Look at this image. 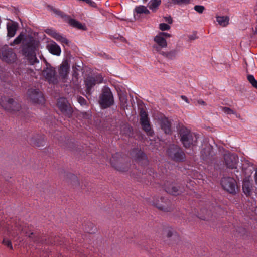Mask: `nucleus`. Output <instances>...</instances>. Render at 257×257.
<instances>
[{"label":"nucleus","mask_w":257,"mask_h":257,"mask_svg":"<svg viewBox=\"0 0 257 257\" xmlns=\"http://www.w3.org/2000/svg\"><path fill=\"white\" fill-rule=\"evenodd\" d=\"M103 78L100 74L88 75L84 80L85 91L87 94L90 95L94 86L102 82Z\"/></svg>","instance_id":"423d86ee"},{"label":"nucleus","mask_w":257,"mask_h":257,"mask_svg":"<svg viewBox=\"0 0 257 257\" xmlns=\"http://www.w3.org/2000/svg\"><path fill=\"white\" fill-rule=\"evenodd\" d=\"M189 38L191 40H193L196 39L197 38V37H196V35H192L189 36Z\"/></svg>","instance_id":"603ef678"},{"label":"nucleus","mask_w":257,"mask_h":257,"mask_svg":"<svg viewBox=\"0 0 257 257\" xmlns=\"http://www.w3.org/2000/svg\"><path fill=\"white\" fill-rule=\"evenodd\" d=\"M153 204L159 209L164 212H168L171 210L170 202L164 197H161L160 199H154Z\"/></svg>","instance_id":"6ab92c4d"},{"label":"nucleus","mask_w":257,"mask_h":257,"mask_svg":"<svg viewBox=\"0 0 257 257\" xmlns=\"http://www.w3.org/2000/svg\"><path fill=\"white\" fill-rule=\"evenodd\" d=\"M46 66L42 72L44 77L49 84H57L59 81L55 68L50 64Z\"/></svg>","instance_id":"1a4fd4ad"},{"label":"nucleus","mask_w":257,"mask_h":257,"mask_svg":"<svg viewBox=\"0 0 257 257\" xmlns=\"http://www.w3.org/2000/svg\"><path fill=\"white\" fill-rule=\"evenodd\" d=\"M54 243L55 244L57 243L56 242V240H54Z\"/></svg>","instance_id":"bf43d9fd"},{"label":"nucleus","mask_w":257,"mask_h":257,"mask_svg":"<svg viewBox=\"0 0 257 257\" xmlns=\"http://www.w3.org/2000/svg\"><path fill=\"white\" fill-rule=\"evenodd\" d=\"M166 153L168 157L176 162H183L186 155L182 149L176 144H171L168 148Z\"/></svg>","instance_id":"7ed1b4c3"},{"label":"nucleus","mask_w":257,"mask_h":257,"mask_svg":"<svg viewBox=\"0 0 257 257\" xmlns=\"http://www.w3.org/2000/svg\"><path fill=\"white\" fill-rule=\"evenodd\" d=\"M159 29L161 31H166L170 29V26L166 23H161L159 25Z\"/></svg>","instance_id":"e433bc0d"},{"label":"nucleus","mask_w":257,"mask_h":257,"mask_svg":"<svg viewBox=\"0 0 257 257\" xmlns=\"http://www.w3.org/2000/svg\"><path fill=\"white\" fill-rule=\"evenodd\" d=\"M46 32L50 35L52 37L53 36V32H57L56 31H55L53 29H48L46 30Z\"/></svg>","instance_id":"49530a36"},{"label":"nucleus","mask_w":257,"mask_h":257,"mask_svg":"<svg viewBox=\"0 0 257 257\" xmlns=\"http://www.w3.org/2000/svg\"><path fill=\"white\" fill-rule=\"evenodd\" d=\"M164 188L166 192L174 196L179 195L184 191V187L183 186L175 183L170 184L168 181L165 184Z\"/></svg>","instance_id":"dca6fc26"},{"label":"nucleus","mask_w":257,"mask_h":257,"mask_svg":"<svg viewBox=\"0 0 257 257\" xmlns=\"http://www.w3.org/2000/svg\"><path fill=\"white\" fill-rule=\"evenodd\" d=\"M222 110L226 114H235V112L227 107H222Z\"/></svg>","instance_id":"c9c22d12"},{"label":"nucleus","mask_w":257,"mask_h":257,"mask_svg":"<svg viewBox=\"0 0 257 257\" xmlns=\"http://www.w3.org/2000/svg\"><path fill=\"white\" fill-rule=\"evenodd\" d=\"M161 127L166 134L171 133V123L167 118L163 119L161 122Z\"/></svg>","instance_id":"393cba45"},{"label":"nucleus","mask_w":257,"mask_h":257,"mask_svg":"<svg viewBox=\"0 0 257 257\" xmlns=\"http://www.w3.org/2000/svg\"><path fill=\"white\" fill-rule=\"evenodd\" d=\"M77 101L78 103L82 106H84L87 105V101L82 96H78L77 97Z\"/></svg>","instance_id":"4c0bfd02"},{"label":"nucleus","mask_w":257,"mask_h":257,"mask_svg":"<svg viewBox=\"0 0 257 257\" xmlns=\"http://www.w3.org/2000/svg\"><path fill=\"white\" fill-rule=\"evenodd\" d=\"M177 53L178 51L176 50H172L169 52H165L162 51L160 53V54L170 60L174 59L176 58Z\"/></svg>","instance_id":"cd10ccee"},{"label":"nucleus","mask_w":257,"mask_h":257,"mask_svg":"<svg viewBox=\"0 0 257 257\" xmlns=\"http://www.w3.org/2000/svg\"><path fill=\"white\" fill-rule=\"evenodd\" d=\"M28 98L32 102L41 104L44 102L43 93L38 89L31 88L27 91Z\"/></svg>","instance_id":"4468645a"},{"label":"nucleus","mask_w":257,"mask_h":257,"mask_svg":"<svg viewBox=\"0 0 257 257\" xmlns=\"http://www.w3.org/2000/svg\"><path fill=\"white\" fill-rule=\"evenodd\" d=\"M89 6L96 8L97 7L96 4L94 1H85Z\"/></svg>","instance_id":"a18cd8bd"},{"label":"nucleus","mask_w":257,"mask_h":257,"mask_svg":"<svg viewBox=\"0 0 257 257\" xmlns=\"http://www.w3.org/2000/svg\"><path fill=\"white\" fill-rule=\"evenodd\" d=\"M149 13L150 11L147 9V8L145 6L142 5L137 6L135 8L134 12V17L136 19L139 18L138 15L143 14H149Z\"/></svg>","instance_id":"b1692460"},{"label":"nucleus","mask_w":257,"mask_h":257,"mask_svg":"<svg viewBox=\"0 0 257 257\" xmlns=\"http://www.w3.org/2000/svg\"><path fill=\"white\" fill-rule=\"evenodd\" d=\"M214 153L213 151V147L209 144H206L201 151V157L202 160L206 163H209Z\"/></svg>","instance_id":"f3484780"},{"label":"nucleus","mask_w":257,"mask_h":257,"mask_svg":"<svg viewBox=\"0 0 257 257\" xmlns=\"http://www.w3.org/2000/svg\"><path fill=\"white\" fill-rule=\"evenodd\" d=\"M71 176H72V178H73L74 180H76L77 181V177H76L75 175H73H73H71Z\"/></svg>","instance_id":"6e6d98bb"},{"label":"nucleus","mask_w":257,"mask_h":257,"mask_svg":"<svg viewBox=\"0 0 257 257\" xmlns=\"http://www.w3.org/2000/svg\"><path fill=\"white\" fill-rule=\"evenodd\" d=\"M84 229L87 233H94L96 228L92 223H88L87 225H85Z\"/></svg>","instance_id":"7c9ffc66"},{"label":"nucleus","mask_w":257,"mask_h":257,"mask_svg":"<svg viewBox=\"0 0 257 257\" xmlns=\"http://www.w3.org/2000/svg\"><path fill=\"white\" fill-rule=\"evenodd\" d=\"M149 172H150L149 173L150 175H151V173L154 174L153 170H152V169H149Z\"/></svg>","instance_id":"4d7b16f0"},{"label":"nucleus","mask_w":257,"mask_h":257,"mask_svg":"<svg viewBox=\"0 0 257 257\" xmlns=\"http://www.w3.org/2000/svg\"><path fill=\"white\" fill-rule=\"evenodd\" d=\"M23 227L19 223H15L13 225H8L6 227L7 233L13 237L16 236L18 234L23 231Z\"/></svg>","instance_id":"412c9836"},{"label":"nucleus","mask_w":257,"mask_h":257,"mask_svg":"<svg viewBox=\"0 0 257 257\" xmlns=\"http://www.w3.org/2000/svg\"><path fill=\"white\" fill-rule=\"evenodd\" d=\"M70 71V65L67 61H63L58 68V81L62 83H65L68 78Z\"/></svg>","instance_id":"2eb2a0df"},{"label":"nucleus","mask_w":257,"mask_h":257,"mask_svg":"<svg viewBox=\"0 0 257 257\" xmlns=\"http://www.w3.org/2000/svg\"><path fill=\"white\" fill-rule=\"evenodd\" d=\"M3 243L4 245H5L6 246H7L8 247H9L11 249L13 248L11 241L9 239H7L6 238H4V239L3 240Z\"/></svg>","instance_id":"ea45409f"},{"label":"nucleus","mask_w":257,"mask_h":257,"mask_svg":"<svg viewBox=\"0 0 257 257\" xmlns=\"http://www.w3.org/2000/svg\"><path fill=\"white\" fill-rule=\"evenodd\" d=\"M178 131V136L184 148L191 149L197 146L199 135L191 132L184 126H180Z\"/></svg>","instance_id":"f257e3e1"},{"label":"nucleus","mask_w":257,"mask_h":257,"mask_svg":"<svg viewBox=\"0 0 257 257\" xmlns=\"http://www.w3.org/2000/svg\"><path fill=\"white\" fill-rule=\"evenodd\" d=\"M140 122L142 129L146 133L147 135L153 136L154 133L151 128L147 112L142 109L140 111Z\"/></svg>","instance_id":"9b49d317"},{"label":"nucleus","mask_w":257,"mask_h":257,"mask_svg":"<svg viewBox=\"0 0 257 257\" xmlns=\"http://www.w3.org/2000/svg\"><path fill=\"white\" fill-rule=\"evenodd\" d=\"M172 3L173 4H178V5H180L181 4V3H184L185 4H188L189 3V1H172Z\"/></svg>","instance_id":"de8ad7c7"},{"label":"nucleus","mask_w":257,"mask_h":257,"mask_svg":"<svg viewBox=\"0 0 257 257\" xmlns=\"http://www.w3.org/2000/svg\"><path fill=\"white\" fill-rule=\"evenodd\" d=\"M24 35L20 34L17 37H16L13 42L11 44V45L14 46L15 45L19 44L23 39Z\"/></svg>","instance_id":"f704fd0d"},{"label":"nucleus","mask_w":257,"mask_h":257,"mask_svg":"<svg viewBox=\"0 0 257 257\" xmlns=\"http://www.w3.org/2000/svg\"><path fill=\"white\" fill-rule=\"evenodd\" d=\"M154 40L156 44L153 45V48L159 53L162 51V48H166L167 46V43L165 38L161 37L158 34L154 37Z\"/></svg>","instance_id":"aec40b11"},{"label":"nucleus","mask_w":257,"mask_h":257,"mask_svg":"<svg viewBox=\"0 0 257 257\" xmlns=\"http://www.w3.org/2000/svg\"><path fill=\"white\" fill-rule=\"evenodd\" d=\"M57 105L63 114L68 118L72 116L73 109L66 98L62 97L58 99Z\"/></svg>","instance_id":"ddd939ff"},{"label":"nucleus","mask_w":257,"mask_h":257,"mask_svg":"<svg viewBox=\"0 0 257 257\" xmlns=\"http://www.w3.org/2000/svg\"><path fill=\"white\" fill-rule=\"evenodd\" d=\"M1 225H2V224H1V223H0V226H1Z\"/></svg>","instance_id":"052dcab7"},{"label":"nucleus","mask_w":257,"mask_h":257,"mask_svg":"<svg viewBox=\"0 0 257 257\" xmlns=\"http://www.w3.org/2000/svg\"><path fill=\"white\" fill-rule=\"evenodd\" d=\"M198 217L200 218V219H202V220L207 219V217H206L205 216H199Z\"/></svg>","instance_id":"5fc2aeb1"},{"label":"nucleus","mask_w":257,"mask_h":257,"mask_svg":"<svg viewBox=\"0 0 257 257\" xmlns=\"http://www.w3.org/2000/svg\"><path fill=\"white\" fill-rule=\"evenodd\" d=\"M82 115L83 117L86 119H89L90 117V115L87 112H83Z\"/></svg>","instance_id":"09e8293b"},{"label":"nucleus","mask_w":257,"mask_h":257,"mask_svg":"<svg viewBox=\"0 0 257 257\" xmlns=\"http://www.w3.org/2000/svg\"><path fill=\"white\" fill-rule=\"evenodd\" d=\"M181 98H182V100H184L187 103H189V100L186 96H185L184 95H181Z\"/></svg>","instance_id":"8fccbe9b"},{"label":"nucleus","mask_w":257,"mask_h":257,"mask_svg":"<svg viewBox=\"0 0 257 257\" xmlns=\"http://www.w3.org/2000/svg\"><path fill=\"white\" fill-rule=\"evenodd\" d=\"M247 80L253 87L257 89V81L255 80L253 75L251 74L248 75Z\"/></svg>","instance_id":"473e14b6"},{"label":"nucleus","mask_w":257,"mask_h":257,"mask_svg":"<svg viewBox=\"0 0 257 257\" xmlns=\"http://www.w3.org/2000/svg\"><path fill=\"white\" fill-rule=\"evenodd\" d=\"M221 185L223 189L230 194H235L237 188L236 180L233 177H224L221 179Z\"/></svg>","instance_id":"9d476101"},{"label":"nucleus","mask_w":257,"mask_h":257,"mask_svg":"<svg viewBox=\"0 0 257 257\" xmlns=\"http://www.w3.org/2000/svg\"><path fill=\"white\" fill-rule=\"evenodd\" d=\"M62 45H69V40L65 37H64L62 36L59 41Z\"/></svg>","instance_id":"a19ab883"},{"label":"nucleus","mask_w":257,"mask_h":257,"mask_svg":"<svg viewBox=\"0 0 257 257\" xmlns=\"http://www.w3.org/2000/svg\"><path fill=\"white\" fill-rule=\"evenodd\" d=\"M48 10L53 12L56 15L60 16L61 17L64 18V21L68 23L71 26L77 28L79 30H86V27L85 25H82L81 23L76 20L75 19H72L70 16L67 15H63V13L58 9H57L52 6L50 5L47 6Z\"/></svg>","instance_id":"20e7f679"},{"label":"nucleus","mask_w":257,"mask_h":257,"mask_svg":"<svg viewBox=\"0 0 257 257\" xmlns=\"http://www.w3.org/2000/svg\"><path fill=\"white\" fill-rule=\"evenodd\" d=\"M204 9H205V8L203 6L196 5L194 7V10L200 14L202 13L204 11Z\"/></svg>","instance_id":"58836bf2"},{"label":"nucleus","mask_w":257,"mask_h":257,"mask_svg":"<svg viewBox=\"0 0 257 257\" xmlns=\"http://www.w3.org/2000/svg\"><path fill=\"white\" fill-rule=\"evenodd\" d=\"M224 162L227 168L234 170V174L237 179L241 176V172L237 169L238 157L235 154H226L224 156Z\"/></svg>","instance_id":"39448f33"},{"label":"nucleus","mask_w":257,"mask_h":257,"mask_svg":"<svg viewBox=\"0 0 257 257\" xmlns=\"http://www.w3.org/2000/svg\"><path fill=\"white\" fill-rule=\"evenodd\" d=\"M110 163L111 165L116 170L119 171L125 172L128 170L129 164H122L118 161H114V157L110 159Z\"/></svg>","instance_id":"4be33fe9"},{"label":"nucleus","mask_w":257,"mask_h":257,"mask_svg":"<svg viewBox=\"0 0 257 257\" xmlns=\"http://www.w3.org/2000/svg\"><path fill=\"white\" fill-rule=\"evenodd\" d=\"M163 234H166L168 238L171 237L173 235V229L169 227L164 228Z\"/></svg>","instance_id":"72a5a7b5"},{"label":"nucleus","mask_w":257,"mask_h":257,"mask_svg":"<svg viewBox=\"0 0 257 257\" xmlns=\"http://www.w3.org/2000/svg\"><path fill=\"white\" fill-rule=\"evenodd\" d=\"M197 102H198V104L199 105H206L205 102L203 100H202V99L198 100L197 101Z\"/></svg>","instance_id":"3c124183"},{"label":"nucleus","mask_w":257,"mask_h":257,"mask_svg":"<svg viewBox=\"0 0 257 257\" xmlns=\"http://www.w3.org/2000/svg\"><path fill=\"white\" fill-rule=\"evenodd\" d=\"M62 36L59 33L57 32H53L52 37L56 39L57 41H59Z\"/></svg>","instance_id":"79ce46f5"},{"label":"nucleus","mask_w":257,"mask_h":257,"mask_svg":"<svg viewBox=\"0 0 257 257\" xmlns=\"http://www.w3.org/2000/svg\"><path fill=\"white\" fill-rule=\"evenodd\" d=\"M149 3V7L150 9L153 11H156L158 7L160 5L161 1H151Z\"/></svg>","instance_id":"2f4dec72"},{"label":"nucleus","mask_w":257,"mask_h":257,"mask_svg":"<svg viewBox=\"0 0 257 257\" xmlns=\"http://www.w3.org/2000/svg\"><path fill=\"white\" fill-rule=\"evenodd\" d=\"M31 143L37 147L43 146L45 144L44 136L39 137V138H32Z\"/></svg>","instance_id":"bb28decb"},{"label":"nucleus","mask_w":257,"mask_h":257,"mask_svg":"<svg viewBox=\"0 0 257 257\" xmlns=\"http://www.w3.org/2000/svg\"><path fill=\"white\" fill-rule=\"evenodd\" d=\"M164 20L166 22H167L169 24H171L173 23V20L170 16L164 17Z\"/></svg>","instance_id":"c03bdc74"},{"label":"nucleus","mask_w":257,"mask_h":257,"mask_svg":"<svg viewBox=\"0 0 257 257\" xmlns=\"http://www.w3.org/2000/svg\"><path fill=\"white\" fill-rule=\"evenodd\" d=\"M158 35L163 38H165V39L166 38L171 37V35L170 34L166 32H160Z\"/></svg>","instance_id":"37998d69"},{"label":"nucleus","mask_w":257,"mask_h":257,"mask_svg":"<svg viewBox=\"0 0 257 257\" xmlns=\"http://www.w3.org/2000/svg\"><path fill=\"white\" fill-rule=\"evenodd\" d=\"M47 48L49 51L53 55L59 56L61 54V48L55 42H52L48 44Z\"/></svg>","instance_id":"5701e85b"},{"label":"nucleus","mask_w":257,"mask_h":257,"mask_svg":"<svg viewBox=\"0 0 257 257\" xmlns=\"http://www.w3.org/2000/svg\"><path fill=\"white\" fill-rule=\"evenodd\" d=\"M36 45L33 41L23 42L21 46V53L31 65L39 62L36 57Z\"/></svg>","instance_id":"f03ea898"},{"label":"nucleus","mask_w":257,"mask_h":257,"mask_svg":"<svg viewBox=\"0 0 257 257\" xmlns=\"http://www.w3.org/2000/svg\"><path fill=\"white\" fill-rule=\"evenodd\" d=\"M17 31L16 26L14 24L7 25L8 36L12 37L14 36Z\"/></svg>","instance_id":"c756f323"},{"label":"nucleus","mask_w":257,"mask_h":257,"mask_svg":"<svg viewBox=\"0 0 257 257\" xmlns=\"http://www.w3.org/2000/svg\"><path fill=\"white\" fill-rule=\"evenodd\" d=\"M99 102L103 109H106L113 105V96L109 88H105L103 90Z\"/></svg>","instance_id":"0eeeda50"},{"label":"nucleus","mask_w":257,"mask_h":257,"mask_svg":"<svg viewBox=\"0 0 257 257\" xmlns=\"http://www.w3.org/2000/svg\"><path fill=\"white\" fill-rule=\"evenodd\" d=\"M0 57L2 60L8 63H12L16 59V55L13 50L5 46L0 50Z\"/></svg>","instance_id":"f8f14e48"},{"label":"nucleus","mask_w":257,"mask_h":257,"mask_svg":"<svg viewBox=\"0 0 257 257\" xmlns=\"http://www.w3.org/2000/svg\"><path fill=\"white\" fill-rule=\"evenodd\" d=\"M0 104L4 109L12 112L19 111L21 109L19 103L12 98L6 97L2 98Z\"/></svg>","instance_id":"6e6552de"},{"label":"nucleus","mask_w":257,"mask_h":257,"mask_svg":"<svg viewBox=\"0 0 257 257\" xmlns=\"http://www.w3.org/2000/svg\"><path fill=\"white\" fill-rule=\"evenodd\" d=\"M132 154L133 156L134 155L135 161L141 166H145L148 165V161L147 157L142 151L133 149L132 151Z\"/></svg>","instance_id":"a211bd4d"},{"label":"nucleus","mask_w":257,"mask_h":257,"mask_svg":"<svg viewBox=\"0 0 257 257\" xmlns=\"http://www.w3.org/2000/svg\"><path fill=\"white\" fill-rule=\"evenodd\" d=\"M252 185L251 183L247 180H244L243 182L242 189L244 193L246 196H249L251 192Z\"/></svg>","instance_id":"a878e982"},{"label":"nucleus","mask_w":257,"mask_h":257,"mask_svg":"<svg viewBox=\"0 0 257 257\" xmlns=\"http://www.w3.org/2000/svg\"><path fill=\"white\" fill-rule=\"evenodd\" d=\"M229 18L227 16H217L216 21L222 26H226L229 23Z\"/></svg>","instance_id":"c85d7f7f"},{"label":"nucleus","mask_w":257,"mask_h":257,"mask_svg":"<svg viewBox=\"0 0 257 257\" xmlns=\"http://www.w3.org/2000/svg\"><path fill=\"white\" fill-rule=\"evenodd\" d=\"M33 235V233H31V235L29 236L30 237H31Z\"/></svg>","instance_id":"13d9d810"},{"label":"nucleus","mask_w":257,"mask_h":257,"mask_svg":"<svg viewBox=\"0 0 257 257\" xmlns=\"http://www.w3.org/2000/svg\"><path fill=\"white\" fill-rule=\"evenodd\" d=\"M254 179H255V182L257 183V170L255 171V173Z\"/></svg>","instance_id":"864d4df0"}]
</instances>
